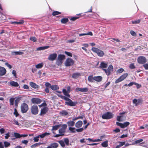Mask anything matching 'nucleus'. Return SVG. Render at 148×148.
Listing matches in <instances>:
<instances>
[{
	"label": "nucleus",
	"mask_w": 148,
	"mask_h": 148,
	"mask_svg": "<svg viewBox=\"0 0 148 148\" xmlns=\"http://www.w3.org/2000/svg\"><path fill=\"white\" fill-rule=\"evenodd\" d=\"M69 20L67 18H63L62 19L61 22L62 23L65 24Z\"/></svg>",
	"instance_id": "79ce46f5"
},
{
	"label": "nucleus",
	"mask_w": 148,
	"mask_h": 148,
	"mask_svg": "<svg viewBox=\"0 0 148 148\" xmlns=\"http://www.w3.org/2000/svg\"><path fill=\"white\" fill-rule=\"evenodd\" d=\"M31 113L34 115L37 114L38 112V108L36 105H33L31 108Z\"/></svg>",
	"instance_id": "39448f33"
},
{
	"label": "nucleus",
	"mask_w": 148,
	"mask_h": 148,
	"mask_svg": "<svg viewBox=\"0 0 148 148\" xmlns=\"http://www.w3.org/2000/svg\"><path fill=\"white\" fill-rule=\"evenodd\" d=\"M6 72L5 69L2 66H0V76H3L5 75Z\"/></svg>",
	"instance_id": "2eb2a0df"
},
{
	"label": "nucleus",
	"mask_w": 148,
	"mask_h": 148,
	"mask_svg": "<svg viewBox=\"0 0 148 148\" xmlns=\"http://www.w3.org/2000/svg\"><path fill=\"white\" fill-rule=\"evenodd\" d=\"M31 101L33 103L37 104H39L42 102V101L40 99L37 98H32L31 100Z\"/></svg>",
	"instance_id": "9b49d317"
},
{
	"label": "nucleus",
	"mask_w": 148,
	"mask_h": 148,
	"mask_svg": "<svg viewBox=\"0 0 148 148\" xmlns=\"http://www.w3.org/2000/svg\"><path fill=\"white\" fill-rule=\"evenodd\" d=\"M58 96L60 97L61 98H62V99H64L65 100H66L67 101H69V100H70V99L69 98H68L63 95H58Z\"/></svg>",
	"instance_id": "cd10ccee"
},
{
	"label": "nucleus",
	"mask_w": 148,
	"mask_h": 148,
	"mask_svg": "<svg viewBox=\"0 0 148 148\" xmlns=\"http://www.w3.org/2000/svg\"><path fill=\"white\" fill-rule=\"evenodd\" d=\"M22 97H16V99L15 101V103H18L19 101L21 100Z\"/></svg>",
	"instance_id": "37998d69"
},
{
	"label": "nucleus",
	"mask_w": 148,
	"mask_h": 148,
	"mask_svg": "<svg viewBox=\"0 0 148 148\" xmlns=\"http://www.w3.org/2000/svg\"><path fill=\"white\" fill-rule=\"evenodd\" d=\"M127 76L128 74L127 73H124L115 81V84H117L122 81L125 79Z\"/></svg>",
	"instance_id": "423d86ee"
},
{
	"label": "nucleus",
	"mask_w": 148,
	"mask_h": 148,
	"mask_svg": "<svg viewBox=\"0 0 148 148\" xmlns=\"http://www.w3.org/2000/svg\"><path fill=\"white\" fill-rule=\"evenodd\" d=\"M101 145L102 146L104 147H108V141L106 140L103 142L101 143Z\"/></svg>",
	"instance_id": "2f4dec72"
},
{
	"label": "nucleus",
	"mask_w": 148,
	"mask_h": 148,
	"mask_svg": "<svg viewBox=\"0 0 148 148\" xmlns=\"http://www.w3.org/2000/svg\"><path fill=\"white\" fill-rule=\"evenodd\" d=\"M39 137L38 135L37 136L34 137L33 138V140L34 142H37L39 141Z\"/></svg>",
	"instance_id": "603ef678"
},
{
	"label": "nucleus",
	"mask_w": 148,
	"mask_h": 148,
	"mask_svg": "<svg viewBox=\"0 0 148 148\" xmlns=\"http://www.w3.org/2000/svg\"><path fill=\"white\" fill-rule=\"evenodd\" d=\"M51 88L53 90H56L59 89V87L57 85H51Z\"/></svg>",
	"instance_id": "7c9ffc66"
},
{
	"label": "nucleus",
	"mask_w": 148,
	"mask_h": 148,
	"mask_svg": "<svg viewBox=\"0 0 148 148\" xmlns=\"http://www.w3.org/2000/svg\"><path fill=\"white\" fill-rule=\"evenodd\" d=\"M12 53L13 54L15 55H22L23 54V52L21 51H14L12 52Z\"/></svg>",
	"instance_id": "a19ab883"
},
{
	"label": "nucleus",
	"mask_w": 148,
	"mask_h": 148,
	"mask_svg": "<svg viewBox=\"0 0 148 148\" xmlns=\"http://www.w3.org/2000/svg\"><path fill=\"white\" fill-rule=\"evenodd\" d=\"M143 141V140L142 139H140L139 140H138L135 141L134 142V144H138L139 143Z\"/></svg>",
	"instance_id": "6e6d98bb"
},
{
	"label": "nucleus",
	"mask_w": 148,
	"mask_h": 148,
	"mask_svg": "<svg viewBox=\"0 0 148 148\" xmlns=\"http://www.w3.org/2000/svg\"><path fill=\"white\" fill-rule=\"evenodd\" d=\"M43 65L42 63H39L36 65V67L37 69H40L42 68Z\"/></svg>",
	"instance_id": "58836bf2"
},
{
	"label": "nucleus",
	"mask_w": 148,
	"mask_h": 148,
	"mask_svg": "<svg viewBox=\"0 0 148 148\" xmlns=\"http://www.w3.org/2000/svg\"><path fill=\"white\" fill-rule=\"evenodd\" d=\"M58 145L57 143H53L51 144L50 146L47 147V148H57L58 146Z\"/></svg>",
	"instance_id": "6ab92c4d"
},
{
	"label": "nucleus",
	"mask_w": 148,
	"mask_h": 148,
	"mask_svg": "<svg viewBox=\"0 0 148 148\" xmlns=\"http://www.w3.org/2000/svg\"><path fill=\"white\" fill-rule=\"evenodd\" d=\"M61 126L60 124H59L57 125H56L52 127V129L51 130L52 131L56 130L58 129Z\"/></svg>",
	"instance_id": "72a5a7b5"
},
{
	"label": "nucleus",
	"mask_w": 148,
	"mask_h": 148,
	"mask_svg": "<svg viewBox=\"0 0 148 148\" xmlns=\"http://www.w3.org/2000/svg\"><path fill=\"white\" fill-rule=\"evenodd\" d=\"M129 68L131 69H134L136 68L135 66L134 65V63H132L130 64L129 66Z\"/></svg>",
	"instance_id": "864d4df0"
},
{
	"label": "nucleus",
	"mask_w": 148,
	"mask_h": 148,
	"mask_svg": "<svg viewBox=\"0 0 148 148\" xmlns=\"http://www.w3.org/2000/svg\"><path fill=\"white\" fill-rule=\"evenodd\" d=\"M48 109L47 107H44L43 108H42L41 109L40 113L39 114L40 116H42L45 114L47 111Z\"/></svg>",
	"instance_id": "9d476101"
},
{
	"label": "nucleus",
	"mask_w": 148,
	"mask_h": 148,
	"mask_svg": "<svg viewBox=\"0 0 148 148\" xmlns=\"http://www.w3.org/2000/svg\"><path fill=\"white\" fill-rule=\"evenodd\" d=\"M102 77L101 76L94 77V80L96 81L99 82L102 81Z\"/></svg>",
	"instance_id": "b1692460"
},
{
	"label": "nucleus",
	"mask_w": 148,
	"mask_h": 148,
	"mask_svg": "<svg viewBox=\"0 0 148 148\" xmlns=\"http://www.w3.org/2000/svg\"><path fill=\"white\" fill-rule=\"evenodd\" d=\"M67 124L68 126L69 127H73L74 126L75 122L73 121L70 120L67 122Z\"/></svg>",
	"instance_id": "aec40b11"
},
{
	"label": "nucleus",
	"mask_w": 148,
	"mask_h": 148,
	"mask_svg": "<svg viewBox=\"0 0 148 148\" xmlns=\"http://www.w3.org/2000/svg\"><path fill=\"white\" fill-rule=\"evenodd\" d=\"M12 23H16L17 24H22L24 23V21L22 20L19 22L14 21L12 22Z\"/></svg>",
	"instance_id": "5fc2aeb1"
},
{
	"label": "nucleus",
	"mask_w": 148,
	"mask_h": 148,
	"mask_svg": "<svg viewBox=\"0 0 148 148\" xmlns=\"http://www.w3.org/2000/svg\"><path fill=\"white\" fill-rule=\"evenodd\" d=\"M57 57V54L56 53H53L49 55L48 58V59L51 61H53L55 60Z\"/></svg>",
	"instance_id": "ddd939ff"
},
{
	"label": "nucleus",
	"mask_w": 148,
	"mask_h": 148,
	"mask_svg": "<svg viewBox=\"0 0 148 148\" xmlns=\"http://www.w3.org/2000/svg\"><path fill=\"white\" fill-rule=\"evenodd\" d=\"M29 40L34 42H36L37 41V38L35 37H30Z\"/></svg>",
	"instance_id": "de8ad7c7"
},
{
	"label": "nucleus",
	"mask_w": 148,
	"mask_h": 148,
	"mask_svg": "<svg viewBox=\"0 0 148 148\" xmlns=\"http://www.w3.org/2000/svg\"><path fill=\"white\" fill-rule=\"evenodd\" d=\"M14 114L15 115V116L16 117H17L18 115V113L17 112V110L15 108L14 109Z\"/></svg>",
	"instance_id": "13d9d810"
},
{
	"label": "nucleus",
	"mask_w": 148,
	"mask_h": 148,
	"mask_svg": "<svg viewBox=\"0 0 148 148\" xmlns=\"http://www.w3.org/2000/svg\"><path fill=\"white\" fill-rule=\"evenodd\" d=\"M29 85L32 87L37 89H38L39 87L38 85H37L36 83L32 82H29Z\"/></svg>",
	"instance_id": "dca6fc26"
},
{
	"label": "nucleus",
	"mask_w": 148,
	"mask_h": 148,
	"mask_svg": "<svg viewBox=\"0 0 148 148\" xmlns=\"http://www.w3.org/2000/svg\"><path fill=\"white\" fill-rule=\"evenodd\" d=\"M125 114V112H123L120 113L119 116H118L117 117V120L119 121H122L124 120V116L122 115Z\"/></svg>",
	"instance_id": "f8f14e48"
},
{
	"label": "nucleus",
	"mask_w": 148,
	"mask_h": 148,
	"mask_svg": "<svg viewBox=\"0 0 148 148\" xmlns=\"http://www.w3.org/2000/svg\"><path fill=\"white\" fill-rule=\"evenodd\" d=\"M82 121H79L75 123V126L77 128H79L82 126Z\"/></svg>",
	"instance_id": "412c9836"
},
{
	"label": "nucleus",
	"mask_w": 148,
	"mask_h": 148,
	"mask_svg": "<svg viewBox=\"0 0 148 148\" xmlns=\"http://www.w3.org/2000/svg\"><path fill=\"white\" fill-rule=\"evenodd\" d=\"M142 102V100L141 99H134L133 100V103L135 104L136 106H137L140 104Z\"/></svg>",
	"instance_id": "4468645a"
},
{
	"label": "nucleus",
	"mask_w": 148,
	"mask_h": 148,
	"mask_svg": "<svg viewBox=\"0 0 148 148\" xmlns=\"http://www.w3.org/2000/svg\"><path fill=\"white\" fill-rule=\"evenodd\" d=\"M45 86L47 88H51V84L49 82H46L45 84Z\"/></svg>",
	"instance_id": "4d7b16f0"
},
{
	"label": "nucleus",
	"mask_w": 148,
	"mask_h": 148,
	"mask_svg": "<svg viewBox=\"0 0 148 148\" xmlns=\"http://www.w3.org/2000/svg\"><path fill=\"white\" fill-rule=\"evenodd\" d=\"M14 135L16 138H20L21 137V134L18 133H14Z\"/></svg>",
	"instance_id": "a18cd8bd"
},
{
	"label": "nucleus",
	"mask_w": 148,
	"mask_h": 148,
	"mask_svg": "<svg viewBox=\"0 0 148 148\" xmlns=\"http://www.w3.org/2000/svg\"><path fill=\"white\" fill-rule=\"evenodd\" d=\"M4 147L7 148L9 147L10 145V143L8 142L7 141H5L4 142Z\"/></svg>",
	"instance_id": "ea45409f"
},
{
	"label": "nucleus",
	"mask_w": 148,
	"mask_h": 148,
	"mask_svg": "<svg viewBox=\"0 0 148 148\" xmlns=\"http://www.w3.org/2000/svg\"><path fill=\"white\" fill-rule=\"evenodd\" d=\"M69 141L68 138H66L64 139V142L66 145H69Z\"/></svg>",
	"instance_id": "bf43d9fd"
},
{
	"label": "nucleus",
	"mask_w": 148,
	"mask_h": 148,
	"mask_svg": "<svg viewBox=\"0 0 148 148\" xmlns=\"http://www.w3.org/2000/svg\"><path fill=\"white\" fill-rule=\"evenodd\" d=\"M80 76V74L78 73H75L73 74L72 75V77L73 78H77Z\"/></svg>",
	"instance_id": "bb28decb"
},
{
	"label": "nucleus",
	"mask_w": 148,
	"mask_h": 148,
	"mask_svg": "<svg viewBox=\"0 0 148 148\" xmlns=\"http://www.w3.org/2000/svg\"><path fill=\"white\" fill-rule=\"evenodd\" d=\"M65 103L68 106H76L77 102H73L71 99H70L68 101H66Z\"/></svg>",
	"instance_id": "1a4fd4ad"
},
{
	"label": "nucleus",
	"mask_w": 148,
	"mask_h": 148,
	"mask_svg": "<svg viewBox=\"0 0 148 148\" xmlns=\"http://www.w3.org/2000/svg\"><path fill=\"white\" fill-rule=\"evenodd\" d=\"M137 61L139 64H143L147 62V59L145 57L140 56L138 58Z\"/></svg>",
	"instance_id": "0eeeda50"
},
{
	"label": "nucleus",
	"mask_w": 148,
	"mask_h": 148,
	"mask_svg": "<svg viewBox=\"0 0 148 148\" xmlns=\"http://www.w3.org/2000/svg\"><path fill=\"white\" fill-rule=\"evenodd\" d=\"M113 117L112 113L110 112H107L104 114L102 116V118L103 119H109Z\"/></svg>",
	"instance_id": "20e7f679"
},
{
	"label": "nucleus",
	"mask_w": 148,
	"mask_h": 148,
	"mask_svg": "<svg viewBox=\"0 0 148 148\" xmlns=\"http://www.w3.org/2000/svg\"><path fill=\"white\" fill-rule=\"evenodd\" d=\"M84 130V128H81L79 129H76V131L77 132H82Z\"/></svg>",
	"instance_id": "e2e57ef3"
},
{
	"label": "nucleus",
	"mask_w": 148,
	"mask_h": 148,
	"mask_svg": "<svg viewBox=\"0 0 148 148\" xmlns=\"http://www.w3.org/2000/svg\"><path fill=\"white\" fill-rule=\"evenodd\" d=\"M124 69L122 68H121L118 69L117 71V72L118 73H121L124 71Z\"/></svg>",
	"instance_id": "69168bd1"
},
{
	"label": "nucleus",
	"mask_w": 148,
	"mask_h": 148,
	"mask_svg": "<svg viewBox=\"0 0 148 148\" xmlns=\"http://www.w3.org/2000/svg\"><path fill=\"white\" fill-rule=\"evenodd\" d=\"M10 133L9 132H8L7 134H5V138L6 139H7L8 138L10 137Z\"/></svg>",
	"instance_id": "338daca9"
},
{
	"label": "nucleus",
	"mask_w": 148,
	"mask_h": 148,
	"mask_svg": "<svg viewBox=\"0 0 148 148\" xmlns=\"http://www.w3.org/2000/svg\"><path fill=\"white\" fill-rule=\"evenodd\" d=\"M64 53L67 55L68 56H70V57H72V54L69 52H68L66 51H65L64 52Z\"/></svg>",
	"instance_id": "680f3d73"
},
{
	"label": "nucleus",
	"mask_w": 148,
	"mask_h": 148,
	"mask_svg": "<svg viewBox=\"0 0 148 148\" xmlns=\"http://www.w3.org/2000/svg\"><path fill=\"white\" fill-rule=\"evenodd\" d=\"M15 100V98L12 97L9 100L10 105H13L14 104V102Z\"/></svg>",
	"instance_id": "c9c22d12"
},
{
	"label": "nucleus",
	"mask_w": 148,
	"mask_h": 148,
	"mask_svg": "<svg viewBox=\"0 0 148 148\" xmlns=\"http://www.w3.org/2000/svg\"><path fill=\"white\" fill-rule=\"evenodd\" d=\"M92 50L93 52L96 53L97 54L99 52H100L101 50L95 47H92Z\"/></svg>",
	"instance_id": "c85d7f7f"
},
{
	"label": "nucleus",
	"mask_w": 148,
	"mask_h": 148,
	"mask_svg": "<svg viewBox=\"0 0 148 148\" xmlns=\"http://www.w3.org/2000/svg\"><path fill=\"white\" fill-rule=\"evenodd\" d=\"M140 22V19H138V20L134 21H132L130 23V24L132 23V24H136L139 23Z\"/></svg>",
	"instance_id": "e433bc0d"
},
{
	"label": "nucleus",
	"mask_w": 148,
	"mask_h": 148,
	"mask_svg": "<svg viewBox=\"0 0 148 148\" xmlns=\"http://www.w3.org/2000/svg\"><path fill=\"white\" fill-rule=\"evenodd\" d=\"M69 130L71 131L72 133H75V127H69Z\"/></svg>",
	"instance_id": "8fccbe9b"
},
{
	"label": "nucleus",
	"mask_w": 148,
	"mask_h": 148,
	"mask_svg": "<svg viewBox=\"0 0 148 148\" xmlns=\"http://www.w3.org/2000/svg\"><path fill=\"white\" fill-rule=\"evenodd\" d=\"M88 81L91 82H93L94 81V77H93L92 75L89 76L88 78Z\"/></svg>",
	"instance_id": "f704fd0d"
},
{
	"label": "nucleus",
	"mask_w": 148,
	"mask_h": 148,
	"mask_svg": "<svg viewBox=\"0 0 148 148\" xmlns=\"http://www.w3.org/2000/svg\"><path fill=\"white\" fill-rule=\"evenodd\" d=\"M47 106V104L45 102H43L41 104L39 105V106L40 107H41L42 106H44V107H46Z\"/></svg>",
	"instance_id": "0e129e2a"
},
{
	"label": "nucleus",
	"mask_w": 148,
	"mask_h": 148,
	"mask_svg": "<svg viewBox=\"0 0 148 148\" xmlns=\"http://www.w3.org/2000/svg\"><path fill=\"white\" fill-rule=\"evenodd\" d=\"M65 58V56L62 54L58 55L56 60V64L58 66H60L62 64Z\"/></svg>",
	"instance_id": "f257e3e1"
},
{
	"label": "nucleus",
	"mask_w": 148,
	"mask_h": 148,
	"mask_svg": "<svg viewBox=\"0 0 148 148\" xmlns=\"http://www.w3.org/2000/svg\"><path fill=\"white\" fill-rule=\"evenodd\" d=\"M65 132V130L61 128L59 130V132L61 136L64 135Z\"/></svg>",
	"instance_id": "4c0bfd02"
},
{
	"label": "nucleus",
	"mask_w": 148,
	"mask_h": 148,
	"mask_svg": "<svg viewBox=\"0 0 148 148\" xmlns=\"http://www.w3.org/2000/svg\"><path fill=\"white\" fill-rule=\"evenodd\" d=\"M50 135V133H47V132H45L44 133H43L39 135L38 136L40 137L41 138H43L45 136H47V135Z\"/></svg>",
	"instance_id": "473e14b6"
},
{
	"label": "nucleus",
	"mask_w": 148,
	"mask_h": 148,
	"mask_svg": "<svg viewBox=\"0 0 148 148\" xmlns=\"http://www.w3.org/2000/svg\"><path fill=\"white\" fill-rule=\"evenodd\" d=\"M49 47V46L39 47L37 48L36 50L37 51L43 50L48 48Z\"/></svg>",
	"instance_id": "393cba45"
},
{
	"label": "nucleus",
	"mask_w": 148,
	"mask_h": 148,
	"mask_svg": "<svg viewBox=\"0 0 148 148\" xmlns=\"http://www.w3.org/2000/svg\"><path fill=\"white\" fill-rule=\"evenodd\" d=\"M97 54L100 57H102L104 55V53L103 51H101L100 52H99Z\"/></svg>",
	"instance_id": "09e8293b"
},
{
	"label": "nucleus",
	"mask_w": 148,
	"mask_h": 148,
	"mask_svg": "<svg viewBox=\"0 0 148 148\" xmlns=\"http://www.w3.org/2000/svg\"><path fill=\"white\" fill-rule=\"evenodd\" d=\"M43 144L42 143H36L31 145L30 147L32 148H34L35 147H38L41 145Z\"/></svg>",
	"instance_id": "c756f323"
},
{
	"label": "nucleus",
	"mask_w": 148,
	"mask_h": 148,
	"mask_svg": "<svg viewBox=\"0 0 148 148\" xmlns=\"http://www.w3.org/2000/svg\"><path fill=\"white\" fill-rule=\"evenodd\" d=\"M113 67L112 65H110L109 66L107 69L108 73H107L108 76H109L111 72L113 71Z\"/></svg>",
	"instance_id": "a211bd4d"
},
{
	"label": "nucleus",
	"mask_w": 148,
	"mask_h": 148,
	"mask_svg": "<svg viewBox=\"0 0 148 148\" xmlns=\"http://www.w3.org/2000/svg\"><path fill=\"white\" fill-rule=\"evenodd\" d=\"M130 33L133 36H135L136 35V33L133 31L131 30L130 31Z\"/></svg>",
	"instance_id": "052dcab7"
},
{
	"label": "nucleus",
	"mask_w": 148,
	"mask_h": 148,
	"mask_svg": "<svg viewBox=\"0 0 148 148\" xmlns=\"http://www.w3.org/2000/svg\"><path fill=\"white\" fill-rule=\"evenodd\" d=\"M10 84L11 86L15 87H18L19 86V84L18 82L13 81L10 82Z\"/></svg>",
	"instance_id": "f3484780"
},
{
	"label": "nucleus",
	"mask_w": 148,
	"mask_h": 148,
	"mask_svg": "<svg viewBox=\"0 0 148 148\" xmlns=\"http://www.w3.org/2000/svg\"><path fill=\"white\" fill-rule=\"evenodd\" d=\"M88 89L87 88H81V92H84L88 91Z\"/></svg>",
	"instance_id": "c03bdc74"
},
{
	"label": "nucleus",
	"mask_w": 148,
	"mask_h": 148,
	"mask_svg": "<svg viewBox=\"0 0 148 148\" xmlns=\"http://www.w3.org/2000/svg\"><path fill=\"white\" fill-rule=\"evenodd\" d=\"M60 114L62 116H65L67 115L68 114V112L65 110H63L60 112Z\"/></svg>",
	"instance_id": "a878e982"
},
{
	"label": "nucleus",
	"mask_w": 148,
	"mask_h": 148,
	"mask_svg": "<svg viewBox=\"0 0 148 148\" xmlns=\"http://www.w3.org/2000/svg\"><path fill=\"white\" fill-rule=\"evenodd\" d=\"M130 123L128 122H126L122 123L118 122H116L117 125L120 127L122 128H124L127 127L130 125Z\"/></svg>",
	"instance_id": "6e6552de"
},
{
	"label": "nucleus",
	"mask_w": 148,
	"mask_h": 148,
	"mask_svg": "<svg viewBox=\"0 0 148 148\" xmlns=\"http://www.w3.org/2000/svg\"><path fill=\"white\" fill-rule=\"evenodd\" d=\"M74 63V61L71 58H68L64 62V65L68 67L72 66Z\"/></svg>",
	"instance_id": "f03ea898"
},
{
	"label": "nucleus",
	"mask_w": 148,
	"mask_h": 148,
	"mask_svg": "<svg viewBox=\"0 0 148 148\" xmlns=\"http://www.w3.org/2000/svg\"><path fill=\"white\" fill-rule=\"evenodd\" d=\"M61 13V12L57 11H55L53 12L52 13V15L53 16H56L58 14H60Z\"/></svg>",
	"instance_id": "3c124183"
},
{
	"label": "nucleus",
	"mask_w": 148,
	"mask_h": 148,
	"mask_svg": "<svg viewBox=\"0 0 148 148\" xmlns=\"http://www.w3.org/2000/svg\"><path fill=\"white\" fill-rule=\"evenodd\" d=\"M58 142L62 147H65V145L64 144V142L63 141L61 140L59 141Z\"/></svg>",
	"instance_id": "49530a36"
},
{
	"label": "nucleus",
	"mask_w": 148,
	"mask_h": 148,
	"mask_svg": "<svg viewBox=\"0 0 148 148\" xmlns=\"http://www.w3.org/2000/svg\"><path fill=\"white\" fill-rule=\"evenodd\" d=\"M143 66L145 69H148V64H144L143 65Z\"/></svg>",
	"instance_id": "774afa93"
},
{
	"label": "nucleus",
	"mask_w": 148,
	"mask_h": 148,
	"mask_svg": "<svg viewBox=\"0 0 148 148\" xmlns=\"http://www.w3.org/2000/svg\"><path fill=\"white\" fill-rule=\"evenodd\" d=\"M21 109L22 113H25L28 110L27 104L25 103H22L21 105Z\"/></svg>",
	"instance_id": "7ed1b4c3"
},
{
	"label": "nucleus",
	"mask_w": 148,
	"mask_h": 148,
	"mask_svg": "<svg viewBox=\"0 0 148 148\" xmlns=\"http://www.w3.org/2000/svg\"><path fill=\"white\" fill-rule=\"evenodd\" d=\"M62 92L64 95L68 97H70V95L69 94V92H68L66 89H63L62 90Z\"/></svg>",
	"instance_id": "5701e85b"
},
{
	"label": "nucleus",
	"mask_w": 148,
	"mask_h": 148,
	"mask_svg": "<svg viewBox=\"0 0 148 148\" xmlns=\"http://www.w3.org/2000/svg\"><path fill=\"white\" fill-rule=\"evenodd\" d=\"M108 66L107 63H105L103 62H101L100 67V68H106Z\"/></svg>",
	"instance_id": "4be33fe9"
}]
</instances>
